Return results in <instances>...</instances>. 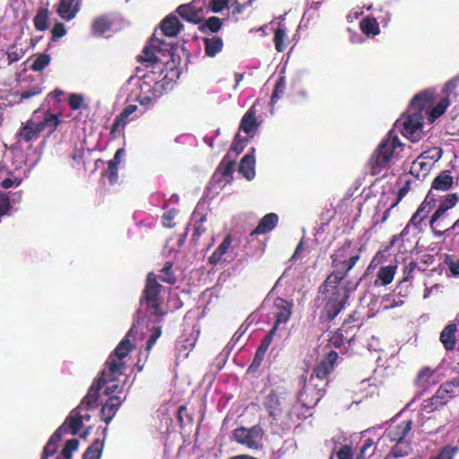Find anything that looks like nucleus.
<instances>
[{
	"label": "nucleus",
	"instance_id": "15",
	"mask_svg": "<svg viewBox=\"0 0 459 459\" xmlns=\"http://www.w3.org/2000/svg\"><path fill=\"white\" fill-rule=\"evenodd\" d=\"M112 381H104L102 376L95 381L91 386L90 387L87 394L82 399L80 403V409H86V411L94 409L98 406V400L100 397V390L102 386L107 383H111Z\"/></svg>",
	"mask_w": 459,
	"mask_h": 459
},
{
	"label": "nucleus",
	"instance_id": "52",
	"mask_svg": "<svg viewBox=\"0 0 459 459\" xmlns=\"http://www.w3.org/2000/svg\"><path fill=\"white\" fill-rule=\"evenodd\" d=\"M459 83V78H453L452 80L448 81L443 91L446 95V98L448 99V97L455 91V90L457 88V85Z\"/></svg>",
	"mask_w": 459,
	"mask_h": 459
},
{
	"label": "nucleus",
	"instance_id": "37",
	"mask_svg": "<svg viewBox=\"0 0 459 459\" xmlns=\"http://www.w3.org/2000/svg\"><path fill=\"white\" fill-rule=\"evenodd\" d=\"M277 329L278 328H275V326L273 325V327L270 330L268 334L264 339L263 343L258 348V350L256 351V354H255V360H261L262 359L264 354L265 353V351H267L268 347L270 346V344H271V342L273 341V338L274 334L276 333Z\"/></svg>",
	"mask_w": 459,
	"mask_h": 459
},
{
	"label": "nucleus",
	"instance_id": "28",
	"mask_svg": "<svg viewBox=\"0 0 459 459\" xmlns=\"http://www.w3.org/2000/svg\"><path fill=\"white\" fill-rule=\"evenodd\" d=\"M434 380V370L429 368H422L416 378V384L420 388H427L429 385L433 384Z\"/></svg>",
	"mask_w": 459,
	"mask_h": 459
},
{
	"label": "nucleus",
	"instance_id": "24",
	"mask_svg": "<svg viewBox=\"0 0 459 459\" xmlns=\"http://www.w3.org/2000/svg\"><path fill=\"white\" fill-rule=\"evenodd\" d=\"M455 332L456 325L454 323H450L443 329V331L440 333V342L448 351H451L455 348Z\"/></svg>",
	"mask_w": 459,
	"mask_h": 459
},
{
	"label": "nucleus",
	"instance_id": "53",
	"mask_svg": "<svg viewBox=\"0 0 459 459\" xmlns=\"http://www.w3.org/2000/svg\"><path fill=\"white\" fill-rule=\"evenodd\" d=\"M206 26L211 31L216 32L221 27V21L218 17H211L207 20Z\"/></svg>",
	"mask_w": 459,
	"mask_h": 459
},
{
	"label": "nucleus",
	"instance_id": "35",
	"mask_svg": "<svg viewBox=\"0 0 459 459\" xmlns=\"http://www.w3.org/2000/svg\"><path fill=\"white\" fill-rule=\"evenodd\" d=\"M360 29L367 35L376 36L379 33V26L376 19L366 18L360 22Z\"/></svg>",
	"mask_w": 459,
	"mask_h": 459
},
{
	"label": "nucleus",
	"instance_id": "49",
	"mask_svg": "<svg viewBox=\"0 0 459 459\" xmlns=\"http://www.w3.org/2000/svg\"><path fill=\"white\" fill-rule=\"evenodd\" d=\"M336 456L338 459H351L353 456L351 446L349 445L342 446L336 452Z\"/></svg>",
	"mask_w": 459,
	"mask_h": 459
},
{
	"label": "nucleus",
	"instance_id": "45",
	"mask_svg": "<svg viewBox=\"0 0 459 459\" xmlns=\"http://www.w3.org/2000/svg\"><path fill=\"white\" fill-rule=\"evenodd\" d=\"M50 63V56L47 54H40L34 60L31 69L33 71H41L46 66H48Z\"/></svg>",
	"mask_w": 459,
	"mask_h": 459
},
{
	"label": "nucleus",
	"instance_id": "31",
	"mask_svg": "<svg viewBox=\"0 0 459 459\" xmlns=\"http://www.w3.org/2000/svg\"><path fill=\"white\" fill-rule=\"evenodd\" d=\"M449 105V100L447 98H444L431 110L429 108L427 116H429L430 123L434 122L437 118L441 117Z\"/></svg>",
	"mask_w": 459,
	"mask_h": 459
},
{
	"label": "nucleus",
	"instance_id": "8",
	"mask_svg": "<svg viewBox=\"0 0 459 459\" xmlns=\"http://www.w3.org/2000/svg\"><path fill=\"white\" fill-rule=\"evenodd\" d=\"M459 392L457 382H446L439 386L436 394L425 399L420 405L421 415L430 414L446 405Z\"/></svg>",
	"mask_w": 459,
	"mask_h": 459
},
{
	"label": "nucleus",
	"instance_id": "19",
	"mask_svg": "<svg viewBox=\"0 0 459 459\" xmlns=\"http://www.w3.org/2000/svg\"><path fill=\"white\" fill-rule=\"evenodd\" d=\"M26 173L20 170H6V174L4 176L0 186L4 189L17 188L23 181Z\"/></svg>",
	"mask_w": 459,
	"mask_h": 459
},
{
	"label": "nucleus",
	"instance_id": "21",
	"mask_svg": "<svg viewBox=\"0 0 459 459\" xmlns=\"http://www.w3.org/2000/svg\"><path fill=\"white\" fill-rule=\"evenodd\" d=\"M121 403H122V401L119 396H117V395L111 396L108 400V402L102 406V409L100 411L101 420H104L105 422L108 423L115 416Z\"/></svg>",
	"mask_w": 459,
	"mask_h": 459
},
{
	"label": "nucleus",
	"instance_id": "64",
	"mask_svg": "<svg viewBox=\"0 0 459 459\" xmlns=\"http://www.w3.org/2000/svg\"><path fill=\"white\" fill-rule=\"evenodd\" d=\"M449 270L455 275H459V259L451 260L447 263Z\"/></svg>",
	"mask_w": 459,
	"mask_h": 459
},
{
	"label": "nucleus",
	"instance_id": "50",
	"mask_svg": "<svg viewBox=\"0 0 459 459\" xmlns=\"http://www.w3.org/2000/svg\"><path fill=\"white\" fill-rule=\"evenodd\" d=\"M160 278L162 281H165L168 283L175 282V277L173 276V274L171 273V265H167L161 270Z\"/></svg>",
	"mask_w": 459,
	"mask_h": 459
},
{
	"label": "nucleus",
	"instance_id": "14",
	"mask_svg": "<svg viewBox=\"0 0 459 459\" xmlns=\"http://www.w3.org/2000/svg\"><path fill=\"white\" fill-rule=\"evenodd\" d=\"M273 315L275 316V328H281L289 321L292 313V303L283 299H276L273 303Z\"/></svg>",
	"mask_w": 459,
	"mask_h": 459
},
{
	"label": "nucleus",
	"instance_id": "4",
	"mask_svg": "<svg viewBox=\"0 0 459 459\" xmlns=\"http://www.w3.org/2000/svg\"><path fill=\"white\" fill-rule=\"evenodd\" d=\"M402 150L403 144L398 136L393 131L389 132L370 157L368 164L372 174H379L394 160L399 159Z\"/></svg>",
	"mask_w": 459,
	"mask_h": 459
},
{
	"label": "nucleus",
	"instance_id": "16",
	"mask_svg": "<svg viewBox=\"0 0 459 459\" xmlns=\"http://www.w3.org/2000/svg\"><path fill=\"white\" fill-rule=\"evenodd\" d=\"M80 10V2L78 0H60L57 13L59 16L66 21L75 17Z\"/></svg>",
	"mask_w": 459,
	"mask_h": 459
},
{
	"label": "nucleus",
	"instance_id": "56",
	"mask_svg": "<svg viewBox=\"0 0 459 459\" xmlns=\"http://www.w3.org/2000/svg\"><path fill=\"white\" fill-rule=\"evenodd\" d=\"M232 170L233 163L230 161L226 163L225 160H223L217 172L221 173L224 177H228L232 173Z\"/></svg>",
	"mask_w": 459,
	"mask_h": 459
},
{
	"label": "nucleus",
	"instance_id": "7",
	"mask_svg": "<svg viewBox=\"0 0 459 459\" xmlns=\"http://www.w3.org/2000/svg\"><path fill=\"white\" fill-rule=\"evenodd\" d=\"M83 411H86V409H80V406H78L70 412L65 421L55 431L46 444V455L53 454L57 449V443L61 440L63 435H75L81 429L82 422L91 419L90 414L82 413Z\"/></svg>",
	"mask_w": 459,
	"mask_h": 459
},
{
	"label": "nucleus",
	"instance_id": "17",
	"mask_svg": "<svg viewBox=\"0 0 459 459\" xmlns=\"http://www.w3.org/2000/svg\"><path fill=\"white\" fill-rule=\"evenodd\" d=\"M285 392L273 391L268 394L265 400V407L269 411L271 415L277 413L281 411L285 404Z\"/></svg>",
	"mask_w": 459,
	"mask_h": 459
},
{
	"label": "nucleus",
	"instance_id": "30",
	"mask_svg": "<svg viewBox=\"0 0 459 459\" xmlns=\"http://www.w3.org/2000/svg\"><path fill=\"white\" fill-rule=\"evenodd\" d=\"M205 53L209 56H214L216 54L221 51L222 49V40L218 37H212L209 39H205Z\"/></svg>",
	"mask_w": 459,
	"mask_h": 459
},
{
	"label": "nucleus",
	"instance_id": "23",
	"mask_svg": "<svg viewBox=\"0 0 459 459\" xmlns=\"http://www.w3.org/2000/svg\"><path fill=\"white\" fill-rule=\"evenodd\" d=\"M162 33L167 37H175L180 30V22L177 16H167L160 24Z\"/></svg>",
	"mask_w": 459,
	"mask_h": 459
},
{
	"label": "nucleus",
	"instance_id": "40",
	"mask_svg": "<svg viewBox=\"0 0 459 459\" xmlns=\"http://www.w3.org/2000/svg\"><path fill=\"white\" fill-rule=\"evenodd\" d=\"M110 30V22L107 17H100L92 23V32L95 35H102Z\"/></svg>",
	"mask_w": 459,
	"mask_h": 459
},
{
	"label": "nucleus",
	"instance_id": "46",
	"mask_svg": "<svg viewBox=\"0 0 459 459\" xmlns=\"http://www.w3.org/2000/svg\"><path fill=\"white\" fill-rule=\"evenodd\" d=\"M128 121V117H124L123 113H121L118 117H116L111 129V134L114 137H116L117 134L120 133V131L124 129Z\"/></svg>",
	"mask_w": 459,
	"mask_h": 459
},
{
	"label": "nucleus",
	"instance_id": "44",
	"mask_svg": "<svg viewBox=\"0 0 459 459\" xmlns=\"http://www.w3.org/2000/svg\"><path fill=\"white\" fill-rule=\"evenodd\" d=\"M287 39V35L285 30L282 28H278L275 30L274 34V43L275 48L279 52H281L285 49L286 45L284 44L285 39Z\"/></svg>",
	"mask_w": 459,
	"mask_h": 459
},
{
	"label": "nucleus",
	"instance_id": "42",
	"mask_svg": "<svg viewBox=\"0 0 459 459\" xmlns=\"http://www.w3.org/2000/svg\"><path fill=\"white\" fill-rule=\"evenodd\" d=\"M48 13L47 9H41L34 18L35 27L39 30H44L48 27Z\"/></svg>",
	"mask_w": 459,
	"mask_h": 459
},
{
	"label": "nucleus",
	"instance_id": "61",
	"mask_svg": "<svg viewBox=\"0 0 459 459\" xmlns=\"http://www.w3.org/2000/svg\"><path fill=\"white\" fill-rule=\"evenodd\" d=\"M240 141H241L240 135L237 134L234 142L232 143V144L230 146V151L235 152L237 154H238L240 152H242V150L244 148V144H240L239 143Z\"/></svg>",
	"mask_w": 459,
	"mask_h": 459
},
{
	"label": "nucleus",
	"instance_id": "27",
	"mask_svg": "<svg viewBox=\"0 0 459 459\" xmlns=\"http://www.w3.org/2000/svg\"><path fill=\"white\" fill-rule=\"evenodd\" d=\"M397 266L396 265H386L382 266L377 272V278L380 281V285L385 286L392 282L394 280Z\"/></svg>",
	"mask_w": 459,
	"mask_h": 459
},
{
	"label": "nucleus",
	"instance_id": "63",
	"mask_svg": "<svg viewBox=\"0 0 459 459\" xmlns=\"http://www.w3.org/2000/svg\"><path fill=\"white\" fill-rule=\"evenodd\" d=\"M19 142L22 139L24 142H29V122L23 125L20 133L18 134Z\"/></svg>",
	"mask_w": 459,
	"mask_h": 459
},
{
	"label": "nucleus",
	"instance_id": "33",
	"mask_svg": "<svg viewBox=\"0 0 459 459\" xmlns=\"http://www.w3.org/2000/svg\"><path fill=\"white\" fill-rule=\"evenodd\" d=\"M429 203L427 202V199L420 204L416 212L413 214L411 219L410 220V224L419 225L428 215L429 212Z\"/></svg>",
	"mask_w": 459,
	"mask_h": 459
},
{
	"label": "nucleus",
	"instance_id": "54",
	"mask_svg": "<svg viewBox=\"0 0 459 459\" xmlns=\"http://www.w3.org/2000/svg\"><path fill=\"white\" fill-rule=\"evenodd\" d=\"M83 98L78 94H72L69 98V105L72 109H78L82 107Z\"/></svg>",
	"mask_w": 459,
	"mask_h": 459
},
{
	"label": "nucleus",
	"instance_id": "3",
	"mask_svg": "<svg viewBox=\"0 0 459 459\" xmlns=\"http://www.w3.org/2000/svg\"><path fill=\"white\" fill-rule=\"evenodd\" d=\"M337 358L335 351H330L305 381L300 398L307 406L316 405L323 397L328 384L327 376L333 370Z\"/></svg>",
	"mask_w": 459,
	"mask_h": 459
},
{
	"label": "nucleus",
	"instance_id": "47",
	"mask_svg": "<svg viewBox=\"0 0 459 459\" xmlns=\"http://www.w3.org/2000/svg\"><path fill=\"white\" fill-rule=\"evenodd\" d=\"M374 442L372 439H367L362 446L359 453L357 455L356 459H366L372 455V447Z\"/></svg>",
	"mask_w": 459,
	"mask_h": 459
},
{
	"label": "nucleus",
	"instance_id": "32",
	"mask_svg": "<svg viewBox=\"0 0 459 459\" xmlns=\"http://www.w3.org/2000/svg\"><path fill=\"white\" fill-rule=\"evenodd\" d=\"M452 184L453 178L446 172H443L434 179L432 188L446 191L451 187Z\"/></svg>",
	"mask_w": 459,
	"mask_h": 459
},
{
	"label": "nucleus",
	"instance_id": "60",
	"mask_svg": "<svg viewBox=\"0 0 459 459\" xmlns=\"http://www.w3.org/2000/svg\"><path fill=\"white\" fill-rule=\"evenodd\" d=\"M27 60L24 61L22 65V68L16 74V81L19 82L27 81Z\"/></svg>",
	"mask_w": 459,
	"mask_h": 459
},
{
	"label": "nucleus",
	"instance_id": "2",
	"mask_svg": "<svg viewBox=\"0 0 459 459\" xmlns=\"http://www.w3.org/2000/svg\"><path fill=\"white\" fill-rule=\"evenodd\" d=\"M435 100V91L427 90L417 94L411 100L407 114L395 123V127L411 142L416 143L423 136L422 121L429 113Z\"/></svg>",
	"mask_w": 459,
	"mask_h": 459
},
{
	"label": "nucleus",
	"instance_id": "18",
	"mask_svg": "<svg viewBox=\"0 0 459 459\" xmlns=\"http://www.w3.org/2000/svg\"><path fill=\"white\" fill-rule=\"evenodd\" d=\"M255 149H251V153L246 154L239 164L238 170L239 172L247 179L251 180L255 178V160L254 156Z\"/></svg>",
	"mask_w": 459,
	"mask_h": 459
},
{
	"label": "nucleus",
	"instance_id": "6",
	"mask_svg": "<svg viewBox=\"0 0 459 459\" xmlns=\"http://www.w3.org/2000/svg\"><path fill=\"white\" fill-rule=\"evenodd\" d=\"M134 331V328H132L114 352L109 355L106 362V368L102 372L104 381H116L119 376L123 375L126 365L124 359L133 348L132 337Z\"/></svg>",
	"mask_w": 459,
	"mask_h": 459
},
{
	"label": "nucleus",
	"instance_id": "55",
	"mask_svg": "<svg viewBox=\"0 0 459 459\" xmlns=\"http://www.w3.org/2000/svg\"><path fill=\"white\" fill-rule=\"evenodd\" d=\"M176 216V212L171 210L164 213L162 217L163 225L167 228H172L174 226L173 220Z\"/></svg>",
	"mask_w": 459,
	"mask_h": 459
},
{
	"label": "nucleus",
	"instance_id": "43",
	"mask_svg": "<svg viewBox=\"0 0 459 459\" xmlns=\"http://www.w3.org/2000/svg\"><path fill=\"white\" fill-rule=\"evenodd\" d=\"M430 165L424 161L423 157H419L416 160L413 161L411 166V173H417V177L420 176L419 172L421 170L422 175L428 174L429 170Z\"/></svg>",
	"mask_w": 459,
	"mask_h": 459
},
{
	"label": "nucleus",
	"instance_id": "5",
	"mask_svg": "<svg viewBox=\"0 0 459 459\" xmlns=\"http://www.w3.org/2000/svg\"><path fill=\"white\" fill-rule=\"evenodd\" d=\"M157 68L158 72L150 71L145 74L139 84L140 92L137 100L140 105L146 108L152 106L166 91V76L162 75L160 65Z\"/></svg>",
	"mask_w": 459,
	"mask_h": 459
},
{
	"label": "nucleus",
	"instance_id": "58",
	"mask_svg": "<svg viewBox=\"0 0 459 459\" xmlns=\"http://www.w3.org/2000/svg\"><path fill=\"white\" fill-rule=\"evenodd\" d=\"M108 174H109V181L111 183H115L117 180V166L115 164V160H110L108 162Z\"/></svg>",
	"mask_w": 459,
	"mask_h": 459
},
{
	"label": "nucleus",
	"instance_id": "34",
	"mask_svg": "<svg viewBox=\"0 0 459 459\" xmlns=\"http://www.w3.org/2000/svg\"><path fill=\"white\" fill-rule=\"evenodd\" d=\"M103 448V443L97 439L95 440L83 454L82 459H100Z\"/></svg>",
	"mask_w": 459,
	"mask_h": 459
},
{
	"label": "nucleus",
	"instance_id": "10",
	"mask_svg": "<svg viewBox=\"0 0 459 459\" xmlns=\"http://www.w3.org/2000/svg\"><path fill=\"white\" fill-rule=\"evenodd\" d=\"M166 51H169L168 46L164 45L160 39L154 36L148 45L145 46L138 58L141 62L158 63L160 59V55L164 56Z\"/></svg>",
	"mask_w": 459,
	"mask_h": 459
},
{
	"label": "nucleus",
	"instance_id": "20",
	"mask_svg": "<svg viewBox=\"0 0 459 459\" xmlns=\"http://www.w3.org/2000/svg\"><path fill=\"white\" fill-rule=\"evenodd\" d=\"M258 126L259 123L255 117V108L252 107L243 116L240 122L239 130L253 135L257 130Z\"/></svg>",
	"mask_w": 459,
	"mask_h": 459
},
{
	"label": "nucleus",
	"instance_id": "62",
	"mask_svg": "<svg viewBox=\"0 0 459 459\" xmlns=\"http://www.w3.org/2000/svg\"><path fill=\"white\" fill-rule=\"evenodd\" d=\"M329 341L330 343L334 347H340L343 342L342 333H335L334 334H333Z\"/></svg>",
	"mask_w": 459,
	"mask_h": 459
},
{
	"label": "nucleus",
	"instance_id": "26",
	"mask_svg": "<svg viewBox=\"0 0 459 459\" xmlns=\"http://www.w3.org/2000/svg\"><path fill=\"white\" fill-rule=\"evenodd\" d=\"M278 222V216L275 213L266 214L259 222L255 232L257 234H264L271 231Z\"/></svg>",
	"mask_w": 459,
	"mask_h": 459
},
{
	"label": "nucleus",
	"instance_id": "39",
	"mask_svg": "<svg viewBox=\"0 0 459 459\" xmlns=\"http://www.w3.org/2000/svg\"><path fill=\"white\" fill-rule=\"evenodd\" d=\"M458 453V447L446 446L442 447L437 454L432 455L429 459H454Z\"/></svg>",
	"mask_w": 459,
	"mask_h": 459
},
{
	"label": "nucleus",
	"instance_id": "57",
	"mask_svg": "<svg viewBox=\"0 0 459 459\" xmlns=\"http://www.w3.org/2000/svg\"><path fill=\"white\" fill-rule=\"evenodd\" d=\"M66 32V30L62 23H56L53 30H52V35L54 39H60L61 37L65 36Z\"/></svg>",
	"mask_w": 459,
	"mask_h": 459
},
{
	"label": "nucleus",
	"instance_id": "25",
	"mask_svg": "<svg viewBox=\"0 0 459 459\" xmlns=\"http://www.w3.org/2000/svg\"><path fill=\"white\" fill-rule=\"evenodd\" d=\"M59 119L56 115L48 114L44 117V120L38 123L35 128H32L30 126V134L36 132L39 133L44 130H48V133H52L57 125L59 124Z\"/></svg>",
	"mask_w": 459,
	"mask_h": 459
},
{
	"label": "nucleus",
	"instance_id": "36",
	"mask_svg": "<svg viewBox=\"0 0 459 459\" xmlns=\"http://www.w3.org/2000/svg\"><path fill=\"white\" fill-rule=\"evenodd\" d=\"M79 442L77 439H70L66 442L61 454L55 459H72L73 454L78 450Z\"/></svg>",
	"mask_w": 459,
	"mask_h": 459
},
{
	"label": "nucleus",
	"instance_id": "11",
	"mask_svg": "<svg viewBox=\"0 0 459 459\" xmlns=\"http://www.w3.org/2000/svg\"><path fill=\"white\" fill-rule=\"evenodd\" d=\"M177 11L182 18L194 23L201 22L206 14L204 0H193L188 4L178 6Z\"/></svg>",
	"mask_w": 459,
	"mask_h": 459
},
{
	"label": "nucleus",
	"instance_id": "59",
	"mask_svg": "<svg viewBox=\"0 0 459 459\" xmlns=\"http://www.w3.org/2000/svg\"><path fill=\"white\" fill-rule=\"evenodd\" d=\"M285 88V82L283 78H280L275 85L274 91L272 96V101H274L275 99L279 97V94H281Z\"/></svg>",
	"mask_w": 459,
	"mask_h": 459
},
{
	"label": "nucleus",
	"instance_id": "41",
	"mask_svg": "<svg viewBox=\"0 0 459 459\" xmlns=\"http://www.w3.org/2000/svg\"><path fill=\"white\" fill-rule=\"evenodd\" d=\"M446 211L443 209L440 205L433 213L429 224L431 229L439 228L443 226V219L445 218Z\"/></svg>",
	"mask_w": 459,
	"mask_h": 459
},
{
	"label": "nucleus",
	"instance_id": "22",
	"mask_svg": "<svg viewBox=\"0 0 459 459\" xmlns=\"http://www.w3.org/2000/svg\"><path fill=\"white\" fill-rule=\"evenodd\" d=\"M391 451L386 455L385 459H398L408 456L412 452V446L410 441L402 440L394 442Z\"/></svg>",
	"mask_w": 459,
	"mask_h": 459
},
{
	"label": "nucleus",
	"instance_id": "51",
	"mask_svg": "<svg viewBox=\"0 0 459 459\" xmlns=\"http://www.w3.org/2000/svg\"><path fill=\"white\" fill-rule=\"evenodd\" d=\"M161 334L160 327H157L152 330V333H151L147 343H146V351H149L156 342V341L160 338Z\"/></svg>",
	"mask_w": 459,
	"mask_h": 459
},
{
	"label": "nucleus",
	"instance_id": "38",
	"mask_svg": "<svg viewBox=\"0 0 459 459\" xmlns=\"http://www.w3.org/2000/svg\"><path fill=\"white\" fill-rule=\"evenodd\" d=\"M228 4L229 0H204L206 13H208L210 10L213 13H220L224 8L228 7Z\"/></svg>",
	"mask_w": 459,
	"mask_h": 459
},
{
	"label": "nucleus",
	"instance_id": "1",
	"mask_svg": "<svg viewBox=\"0 0 459 459\" xmlns=\"http://www.w3.org/2000/svg\"><path fill=\"white\" fill-rule=\"evenodd\" d=\"M350 248L348 244L332 255L334 270L325 281L320 290L326 301L324 312L331 320L342 311L348 299V290L341 284V281L359 259V254H350Z\"/></svg>",
	"mask_w": 459,
	"mask_h": 459
},
{
	"label": "nucleus",
	"instance_id": "9",
	"mask_svg": "<svg viewBox=\"0 0 459 459\" xmlns=\"http://www.w3.org/2000/svg\"><path fill=\"white\" fill-rule=\"evenodd\" d=\"M263 435V429L259 426H254L250 429L242 427L233 431V439L250 449H257L261 446Z\"/></svg>",
	"mask_w": 459,
	"mask_h": 459
},
{
	"label": "nucleus",
	"instance_id": "48",
	"mask_svg": "<svg viewBox=\"0 0 459 459\" xmlns=\"http://www.w3.org/2000/svg\"><path fill=\"white\" fill-rule=\"evenodd\" d=\"M458 201V197L455 194H450L440 203V206L446 212L453 208Z\"/></svg>",
	"mask_w": 459,
	"mask_h": 459
},
{
	"label": "nucleus",
	"instance_id": "29",
	"mask_svg": "<svg viewBox=\"0 0 459 459\" xmlns=\"http://www.w3.org/2000/svg\"><path fill=\"white\" fill-rule=\"evenodd\" d=\"M232 242L231 237L229 235L227 236L222 243L216 248V250L212 253V255L210 256L209 260L212 264H217L221 259L222 256L226 254L227 250L230 247Z\"/></svg>",
	"mask_w": 459,
	"mask_h": 459
},
{
	"label": "nucleus",
	"instance_id": "12",
	"mask_svg": "<svg viewBox=\"0 0 459 459\" xmlns=\"http://www.w3.org/2000/svg\"><path fill=\"white\" fill-rule=\"evenodd\" d=\"M161 286L157 282L152 273L147 277L146 286L144 290V299L147 307L152 309V314L159 315L161 312L159 308V292Z\"/></svg>",
	"mask_w": 459,
	"mask_h": 459
},
{
	"label": "nucleus",
	"instance_id": "13",
	"mask_svg": "<svg viewBox=\"0 0 459 459\" xmlns=\"http://www.w3.org/2000/svg\"><path fill=\"white\" fill-rule=\"evenodd\" d=\"M411 420H405L398 424H392L385 434L381 437L380 440L384 443H394L402 440H407L405 437L411 429Z\"/></svg>",
	"mask_w": 459,
	"mask_h": 459
}]
</instances>
